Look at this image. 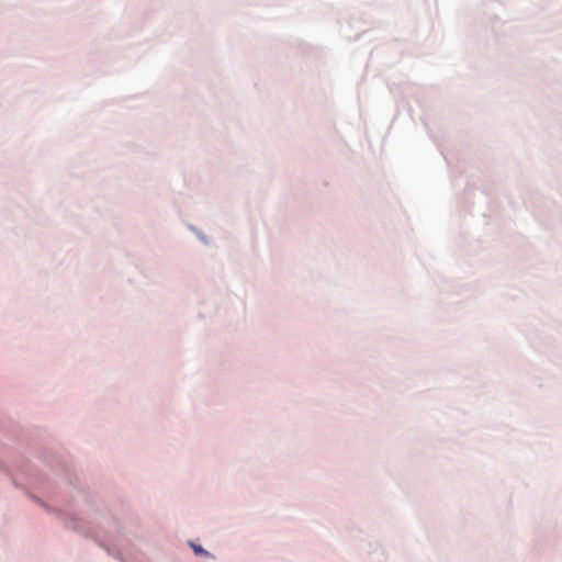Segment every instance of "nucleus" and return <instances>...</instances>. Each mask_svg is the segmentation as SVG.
I'll list each match as a JSON object with an SVG mask.
<instances>
[{
    "label": "nucleus",
    "mask_w": 562,
    "mask_h": 562,
    "mask_svg": "<svg viewBox=\"0 0 562 562\" xmlns=\"http://www.w3.org/2000/svg\"><path fill=\"white\" fill-rule=\"evenodd\" d=\"M192 548L195 551V553H198V554L204 553V550L199 546H192Z\"/></svg>",
    "instance_id": "1"
}]
</instances>
